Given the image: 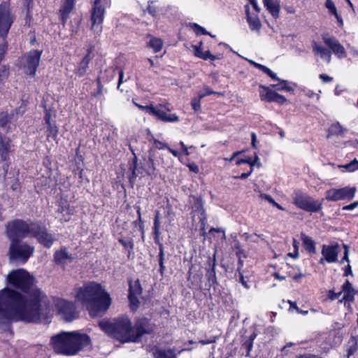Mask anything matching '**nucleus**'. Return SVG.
Listing matches in <instances>:
<instances>
[{
  "label": "nucleus",
  "instance_id": "nucleus-1",
  "mask_svg": "<svg viewBox=\"0 0 358 358\" xmlns=\"http://www.w3.org/2000/svg\"><path fill=\"white\" fill-rule=\"evenodd\" d=\"M8 282L27 294L8 288L0 291V317L7 320L41 322L50 314L47 296L34 285L33 278L24 269L11 271Z\"/></svg>",
  "mask_w": 358,
  "mask_h": 358
},
{
  "label": "nucleus",
  "instance_id": "nucleus-2",
  "mask_svg": "<svg viewBox=\"0 0 358 358\" xmlns=\"http://www.w3.org/2000/svg\"><path fill=\"white\" fill-rule=\"evenodd\" d=\"M74 297L89 313L91 317H101L110 306V294L102 286L90 282L74 289Z\"/></svg>",
  "mask_w": 358,
  "mask_h": 358
},
{
  "label": "nucleus",
  "instance_id": "nucleus-3",
  "mask_svg": "<svg viewBox=\"0 0 358 358\" xmlns=\"http://www.w3.org/2000/svg\"><path fill=\"white\" fill-rule=\"evenodd\" d=\"M51 343L57 353L74 355L90 344V338L85 334L63 331L52 336Z\"/></svg>",
  "mask_w": 358,
  "mask_h": 358
},
{
  "label": "nucleus",
  "instance_id": "nucleus-4",
  "mask_svg": "<svg viewBox=\"0 0 358 358\" xmlns=\"http://www.w3.org/2000/svg\"><path fill=\"white\" fill-rule=\"evenodd\" d=\"M36 223L22 220H15L7 223L6 231L10 241H19L27 236H31L32 229Z\"/></svg>",
  "mask_w": 358,
  "mask_h": 358
},
{
  "label": "nucleus",
  "instance_id": "nucleus-5",
  "mask_svg": "<svg viewBox=\"0 0 358 358\" xmlns=\"http://www.w3.org/2000/svg\"><path fill=\"white\" fill-rule=\"evenodd\" d=\"M133 327L129 318L122 315L113 320V339L122 343L133 342Z\"/></svg>",
  "mask_w": 358,
  "mask_h": 358
},
{
  "label": "nucleus",
  "instance_id": "nucleus-6",
  "mask_svg": "<svg viewBox=\"0 0 358 358\" xmlns=\"http://www.w3.org/2000/svg\"><path fill=\"white\" fill-rule=\"evenodd\" d=\"M54 307L57 315L66 322H71L79 317V310L73 301L56 298L54 299Z\"/></svg>",
  "mask_w": 358,
  "mask_h": 358
},
{
  "label": "nucleus",
  "instance_id": "nucleus-7",
  "mask_svg": "<svg viewBox=\"0 0 358 358\" xmlns=\"http://www.w3.org/2000/svg\"><path fill=\"white\" fill-rule=\"evenodd\" d=\"M293 203L299 208L308 213H317L322 209V203L306 194L296 193Z\"/></svg>",
  "mask_w": 358,
  "mask_h": 358
},
{
  "label": "nucleus",
  "instance_id": "nucleus-8",
  "mask_svg": "<svg viewBox=\"0 0 358 358\" xmlns=\"http://www.w3.org/2000/svg\"><path fill=\"white\" fill-rule=\"evenodd\" d=\"M15 19V15L10 3L8 1L2 2L0 4V36H7Z\"/></svg>",
  "mask_w": 358,
  "mask_h": 358
},
{
  "label": "nucleus",
  "instance_id": "nucleus-9",
  "mask_svg": "<svg viewBox=\"0 0 358 358\" xmlns=\"http://www.w3.org/2000/svg\"><path fill=\"white\" fill-rule=\"evenodd\" d=\"M357 189L355 187L346 186L341 188H331L325 192V199L336 202L342 200L350 201L354 199Z\"/></svg>",
  "mask_w": 358,
  "mask_h": 358
},
{
  "label": "nucleus",
  "instance_id": "nucleus-10",
  "mask_svg": "<svg viewBox=\"0 0 358 358\" xmlns=\"http://www.w3.org/2000/svg\"><path fill=\"white\" fill-rule=\"evenodd\" d=\"M34 248L27 244H20L19 241H11L10 259L25 263L32 254Z\"/></svg>",
  "mask_w": 358,
  "mask_h": 358
},
{
  "label": "nucleus",
  "instance_id": "nucleus-11",
  "mask_svg": "<svg viewBox=\"0 0 358 358\" xmlns=\"http://www.w3.org/2000/svg\"><path fill=\"white\" fill-rule=\"evenodd\" d=\"M133 327V343L138 342L144 334H150L154 331L155 325L146 317L138 318Z\"/></svg>",
  "mask_w": 358,
  "mask_h": 358
},
{
  "label": "nucleus",
  "instance_id": "nucleus-12",
  "mask_svg": "<svg viewBox=\"0 0 358 358\" xmlns=\"http://www.w3.org/2000/svg\"><path fill=\"white\" fill-rule=\"evenodd\" d=\"M41 52L31 50L23 57V69L26 74L34 76L39 64Z\"/></svg>",
  "mask_w": 358,
  "mask_h": 358
},
{
  "label": "nucleus",
  "instance_id": "nucleus-13",
  "mask_svg": "<svg viewBox=\"0 0 358 358\" xmlns=\"http://www.w3.org/2000/svg\"><path fill=\"white\" fill-rule=\"evenodd\" d=\"M104 8L101 0H95L92 10V29L96 34L102 30V22L103 20Z\"/></svg>",
  "mask_w": 358,
  "mask_h": 358
},
{
  "label": "nucleus",
  "instance_id": "nucleus-14",
  "mask_svg": "<svg viewBox=\"0 0 358 358\" xmlns=\"http://www.w3.org/2000/svg\"><path fill=\"white\" fill-rule=\"evenodd\" d=\"M170 109L164 104L152 106L150 115L164 122H175L179 120L176 114L169 113Z\"/></svg>",
  "mask_w": 358,
  "mask_h": 358
},
{
  "label": "nucleus",
  "instance_id": "nucleus-15",
  "mask_svg": "<svg viewBox=\"0 0 358 358\" xmlns=\"http://www.w3.org/2000/svg\"><path fill=\"white\" fill-rule=\"evenodd\" d=\"M33 233L31 236L36 237L38 241L46 248H50L54 241L55 238L52 234H49L47 229L44 226H41L38 223L31 228Z\"/></svg>",
  "mask_w": 358,
  "mask_h": 358
},
{
  "label": "nucleus",
  "instance_id": "nucleus-16",
  "mask_svg": "<svg viewBox=\"0 0 358 358\" xmlns=\"http://www.w3.org/2000/svg\"><path fill=\"white\" fill-rule=\"evenodd\" d=\"M339 252L340 246L336 243L330 245H323L321 251L322 258L320 259L319 263L324 264V262L329 264L338 262Z\"/></svg>",
  "mask_w": 358,
  "mask_h": 358
},
{
  "label": "nucleus",
  "instance_id": "nucleus-17",
  "mask_svg": "<svg viewBox=\"0 0 358 358\" xmlns=\"http://www.w3.org/2000/svg\"><path fill=\"white\" fill-rule=\"evenodd\" d=\"M322 39L324 43L338 58L343 59L346 57L347 54L343 45L336 38L324 35Z\"/></svg>",
  "mask_w": 358,
  "mask_h": 358
},
{
  "label": "nucleus",
  "instance_id": "nucleus-18",
  "mask_svg": "<svg viewBox=\"0 0 358 358\" xmlns=\"http://www.w3.org/2000/svg\"><path fill=\"white\" fill-rule=\"evenodd\" d=\"M260 87H262L266 91L265 93L263 92H260L259 96L262 101H266L268 102H275L280 105L283 104L287 101V99L284 96L279 94L278 93L273 90H270L268 87L262 85L260 86Z\"/></svg>",
  "mask_w": 358,
  "mask_h": 358
},
{
  "label": "nucleus",
  "instance_id": "nucleus-19",
  "mask_svg": "<svg viewBox=\"0 0 358 358\" xmlns=\"http://www.w3.org/2000/svg\"><path fill=\"white\" fill-rule=\"evenodd\" d=\"M74 259V257L68 252L66 248H61L60 250H56L54 254V261L56 264L65 268L68 263H71Z\"/></svg>",
  "mask_w": 358,
  "mask_h": 358
},
{
  "label": "nucleus",
  "instance_id": "nucleus-20",
  "mask_svg": "<svg viewBox=\"0 0 358 358\" xmlns=\"http://www.w3.org/2000/svg\"><path fill=\"white\" fill-rule=\"evenodd\" d=\"M202 45L203 42H199V45H192L194 55L200 59H202L203 60H208L210 59L211 61H215L216 59H220V56L212 55L209 50H206L203 52L202 51Z\"/></svg>",
  "mask_w": 358,
  "mask_h": 358
},
{
  "label": "nucleus",
  "instance_id": "nucleus-21",
  "mask_svg": "<svg viewBox=\"0 0 358 358\" xmlns=\"http://www.w3.org/2000/svg\"><path fill=\"white\" fill-rule=\"evenodd\" d=\"M245 10L246 13V20L249 24V27L252 31H259L262 24L257 15H251L250 13V6L248 5L245 6Z\"/></svg>",
  "mask_w": 358,
  "mask_h": 358
},
{
  "label": "nucleus",
  "instance_id": "nucleus-22",
  "mask_svg": "<svg viewBox=\"0 0 358 358\" xmlns=\"http://www.w3.org/2000/svg\"><path fill=\"white\" fill-rule=\"evenodd\" d=\"M155 170L154 151L152 148H150L148 159H144V172L148 176H152L155 174Z\"/></svg>",
  "mask_w": 358,
  "mask_h": 358
},
{
  "label": "nucleus",
  "instance_id": "nucleus-23",
  "mask_svg": "<svg viewBox=\"0 0 358 358\" xmlns=\"http://www.w3.org/2000/svg\"><path fill=\"white\" fill-rule=\"evenodd\" d=\"M263 3L264 6L275 19L279 17L280 10V0H263Z\"/></svg>",
  "mask_w": 358,
  "mask_h": 358
},
{
  "label": "nucleus",
  "instance_id": "nucleus-24",
  "mask_svg": "<svg viewBox=\"0 0 358 358\" xmlns=\"http://www.w3.org/2000/svg\"><path fill=\"white\" fill-rule=\"evenodd\" d=\"M342 292L344 293L343 300L346 301H353L355 299V291L352 285L348 280H346L342 285Z\"/></svg>",
  "mask_w": 358,
  "mask_h": 358
},
{
  "label": "nucleus",
  "instance_id": "nucleus-25",
  "mask_svg": "<svg viewBox=\"0 0 358 358\" xmlns=\"http://www.w3.org/2000/svg\"><path fill=\"white\" fill-rule=\"evenodd\" d=\"M313 51L314 53L319 55L321 58L326 60L327 63H329L331 59V51L327 50L326 48L322 46L316 42H314L313 45Z\"/></svg>",
  "mask_w": 358,
  "mask_h": 358
},
{
  "label": "nucleus",
  "instance_id": "nucleus-26",
  "mask_svg": "<svg viewBox=\"0 0 358 358\" xmlns=\"http://www.w3.org/2000/svg\"><path fill=\"white\" fill-rule=\"evenodd\" d=\"M74 6V0H65L60 9V17L63 23L67 20Z\"/></svg>",
  "mask_w": 358,
  "mask_h": 358
},
{
  "label": "nucleus",
  "instance_id": "nucleus-27",
  "mask_svg": "<svg viewBox=\"0 0 358 358\" xmlns=\"http://www.w3.org/2000/svg\"><path fill=\"white\" fill-rule=\"evenodd\" d=\"M10 140L0 135V160L5 161L8 157Z\"/></svg>",
  "mask_w": 358,
  "mask_h": 358
},
{
  "label": "nucleus",
  "instance_id": "nucleus-28",
  "mask_svg": "<svg viewBox=\"0 0 358 358\" xmlns=\"http://www.w3.org/2000/svg\"><path fill=\"white\" fill-rule=\"evenodd\" d=\"M21 108H19L17 110H16V112L11 113L10 114H8V113H0V126L1 127H5L7 123L15 121L17 117L16 116L20 113L21 115L24 113L23 110L20 111Z\"/></svg>",
  "mask_w": 358,
  "mask_h": 358
},
{
  "label": "nucleus",
  "instance_id": "nucleus-29",
  "mask_svg": "<svg viewBox=\"0 0 358 358\" xmlns=\"http://www.w3.org/2000/svg\"><path fill=\"white\" fill-rule=\"evenodd\" d=\"M124 250L127 252L128 258H130L134 250V241L131 237H122L118 239Z\"/></svg>",
  "mask_w": 358,
  "mask_h": 358
},
{
  "label": "nucleus",
  "instance_id": "nucleus-30",
  "mask_svg": "<svg viewBox=\"0 0 358 358\" xmlns=\"http://www.w3.org/2000/svg\"><path fill=\"white\" fill-rule=\"evenodd\" d=\"M91 51L88 50L87 55L84 57L83 60L80 62L78 69H77V74L79 76H83L85 74L87 71V69L88 67V64L92 59V57L90 56Z\"/></svg>",
  "mask_w": 358,
  "mask_h": 358
},
{
  "label": "nucleus",
  "instance_id": "nucleus-31",
  "mask_svg": "<svg viewBox=\"0 0 358 358\" xmlns=\"http://www.w3.org/2000/svg\"><path fill=\"white\" fill-rule=\"evenodd\" d=\"M301 240L303 242V245L306 251L312 254L315 253V242L312 239L311 237L302 234Z\"/></svg>",
  "mask_w": 358,
  "mask_h": 358
},
{
  "label": "nucleus",
  "instance_id": "nucleus-32",
  "mask_svg": "<svg viewBox=\"0 0 358 358\" xmlns=\"http://www.w3.org/2000/svg\"><path fill=\"white\" fill-rule=\"evenodd\" d=\"M143 292L139 280H136L134 282H129V289L128 295L141 296Z\"/></svg>",
  "mask_w": 358,
  "mask_h": 358
},
{
  "label": "nucleus",
  "instance_id": "nucleus-33",
  "mask_svg": "<svg viewBox=\"0 0 358 358\" xmlns=\"http://www.w3.org/2000/svg\"><path fill=\"white\" fill-rule=\"evenodd\" d=\"M150 41L148 43V46L152 48L154 52H159L163 47V41L161 38H156L154 36H150Z\"/></svg>",
  "mask_w": 358,
  "mask_h": 358
},
{
  "label": "nucleus",
  "instance_id": "nucleus-34",
  "mask_svg": "<svg viewBox=\"0 0 358 358\" xmlns=\"http://www.w3.org/2000/svg\"><path fill=\"white\" fill-rule=\"evenodd\" d=\"M99 326L109 337L112 336V322L110 319H103L99 322Z\"/></svg>",
  "mask_w": 358,
  "mask_h": 358
},
{
  "label": "nucleus",
  "instance_id": "nucleus-35",
  "mask_svg": "<svg viewBox=\"0 0 358 358\" xmlns=\"http://www.w3.org/2000/svg\"><path fill=\"white\" fill-rule=\"evenodd\" d=\"M345 130L338 122L332 124L329 128L327 137L342 135Z\"/></svg>",
  "mask_w": 358,
  "mask_h": 358
},
{
  "label": "nucleus",
  "instance_id": "nucleus-36",
  "mask_svg": "<svg viewBox=\"0 0 358 358\" xmlns=\"http://www.w3.org/2000/svg\"><path fill=\"white\" fill-rule=\"evenodd\" d=\"M155 358H176V355L171 350H158L155 352Z\"/></svg>",
  "mask_w": 358,
  "mask_h": 358
},
{
  "label": "nucleus",
  "instance_id": "nucleus-37",
  "mask_svg": "<svg viewBox=\"0 0 358 358\" xmlns=\"http://www.w3.org/2000/svg\"><path fill=\"white\" fill-rule=\"evenodd\" d=\"M140 296H134V295H128V299L129 302V308L131 310V311L135 312L137 310V309L139 308L140 306V301H139Z\"/></svg>",
  "mask_w": 358,
  "mask_h": 358
},
{
  "label": "nucleus",
  "instance_id": "nucleus-38",
  "mask_svg": "<svg viewBox=\"0 0 358 358\" xmlns=\"http://www.w3.org/2000/svg\"><path fill=\"white\" fill-rule=\"evenodd\" d=\"M8 67L5 65H0V89L3 86L4 83L8 78Z\"/></svg>",
  "mask_w": 358,
  "mask_h": 358
},
{
  "label": "nucleus",
  "instance_id": "nucleus-39",
  "mask_svg": "<svg viewBox=\"0 0 358 358\" xmlns=\"http://www.w3.org/2000/svg\"><path fill=\"white\" fill-rule=\"evenodd\" d=\"M47 137L55 140L58 135V128L55 123L47 124Z\"/></svg>",
  "mask_w": 358,
  "mask_h": 358
},
{
  "label": "nucleus",
  "instance_id": "nucleus-40",
  "mask_svg": "<svg viewBox=\"0 0 358 358\" xmlns=\"http://www.w3.org/2000/svg\"><path fill=\"white\" fill-rule=\"evenodd\" d=\"M191 27L193 28V29L196 35H209L210 36H211L213 38L215 37V35H212L208 31H207L204 27L200 26L199 24H198L196 23H193L191 25Z\"/></svg>",
  "mask_w": 358,
  "mask_h": 358
},
{
  "label": "nucleus",
  "instance_id": "nucleus-41",
  "mask_svg": "<svg viewBox=\"0 0 358 358\" xmlns=\"http://www.w3.org/2000/svg\"><path fill=\"white\" fill-rule=\"evenodd\" d=\"M220 94V93L216 92L211 90L208 86L205 85L203 88L199 90L197 93V96L200 97V99H203L206 96H209L211 94Z\"/></svg>",
  "mask_w": 358,
  "mask_h": 358
},
{
  "label": "nucleus",
  "instance_id": "nucleus-42",
  "mask_svg": "<svg viewBox=\"0 0 358 358\" xmlns=\"http://www.w3.org/2000/svg\"><path fill=\"white\" fill-rule=\"evenodd\" d=\"M206 277L210 285H213L216 282V275L215 270V263L213 262V266L210 269L208 270Z\"/></svg>",
  "mask_w": 358,
  "mask_h": 358
},
{
  "label": "nucleus",
  "instance_id": "nucleus-43",
  "mask_svg": "<svg viewBox=\"0 0 358 358\" xmlns=\"http://www.w3.org/2000/svg\"><path fill=\"white\" fill-rule=\"evenodd\" d=\"M6 36H0V62L3 59L7 50Z\"/></svg>",
  "mask_w": 358,
  "mask_h": 358
},
{
  "label": "nucleus",
  "instance_id": "nucleus-44",
  "mask_svg": "<svg viewBox=\"0 0 358 358\" xmlns=\"http://www.w3.org/2000/svg\"><path fill=\"white\" fill-rule=\"evenodd\" d=\"M258 69L267 74L271 79L280 81V79L278 78L277 75L266 66H258Z\"/></svg>",
  "mask_w": 358,
  "mask_h": 358
},
{
  "label": "nucleus",
  "instance_id": "nucleus-45",
  "mask_svg": "<svg viewBox=\"0 0 358 358\" xmlns=\"http://www.w3.org/2000/svg\"><path fill=\"white\" fill-rule=\"evenodd\" d=\"M341 167L345 168L350 172L355 171V170H358V160L354 159L350 163L346 164L345 165L341 166Z\"/></svg>",
  "mask_w": 358,
  "mask_h": 358
},
{
  "label": "nucleus",
  "instance_id": "nucleus-46",
  "mask_svg": "<svg viewBox=\"0 0 358 358\" xmlns=\"http://www.w3.org/2000/svg\"><path fill=\"white\" fill-rule=\"evenodd\" d=\"M325 7L329 10V14L334 15L338 13L336 7L332 0H326Z\"/></svg>",
  "mask_w": 358,
  "mask_h": 358
},
{
  "label": "nucleus",
  "instance_id": "nucleus-47",
  "mask_svg": "<svg viewBox=\"0 0 358 358\" xmlns=\"http://www.w3.org/2000/svg\"><path fill=\"white\" fill-rule=\"evenodd\" d=\"M198 210H199L200 215H199V220L201 222L202 225H204L206 222V214L205 212V210L203 208V206L201 203H198Z\"/></svg>",
  "mask_w": 358,
  "mask_h": 358
},
{
  "label": "nucleus",
  "instance_id": "nucleus-48",
  "mask_svg": "<svg viewBox=\"0 0 358 358\" xmlns=\"http://www.w3.org/2000/svg\"><path fill=\"white\" fill-rule=\"evenodd\" d=\"M277 86H279L278 87V90H286L287 92H290L294 90L293 87L289 85L288 81L285 80H280V85H278Z\"/></svg>",
  "mask_w": 358,
  "mask_h": 358
},
{
  "label": "nucleus",
  "instance_id": "nucleus-49",
  "mask_svg": "<svg viewBox=\"0 0 358 358\" xmlns=\"http://www.w3.org/2000/svg\"><path fill=\"white\" fill-rule=\"evenodd\" d=\"M201 99L198 96L192 99L191 105L195 112L199 111L201 109Z\"/></svg>",
  "mask_w": 358,
  "mask_h": 358
},
{
  "label": "nucleus",
  "instance_id": "nucleus-50",
  "mask_svg": "<svg viewBox=\"0 0 358 358\" xmlns=\"http://www.w3.org/2000/svg\"><path fill=\"white\" fill-rule=\"evenodd\" d=\"M153 144L155 147L159 150L168 149L169 147L166 143L159 141L157 139H153Z\"/></svg>",
  "mask_w": 358,
  "mask_h": 358
},
{
  "label": "nucleus",
  "instance_id": "nucleus-51",
  "mask_svg": "<svg viewBox=\"0 0 358 358\" xmlns=\"http://www.w3.org/2000/svg\"><path fill=\"white\" fill-rule=\"evenodd\" d=\"M242 164H248L250 165V167H252V157H246L243 159H239L236 162L237 165H241Z\"/></svg>",
  "mask_w": 358,
  "mask_h": 358
},
{
  "label": "nucleus",
  "instance_id": "nucleus-52",
  "mask_svg": "<svg viewBox=\"0 0 358 358\" xmlns=\"http://www.w3.org/2000/svg\"><path fill=\"white\" fill-rule=\"evenodd\" d=\"M135 106L138 108H139L140 110H141L143 111H145V113H147L149 115H150L151 108H152V105H150V106H143V105H141V104H138V103H135Z\"/></svg>",
  "mask_w": 358,
  "mask_h": 358
},
{
  "label": "nucleus",
  "instance_id": "nucleus-53",
  "mask_svg": "<svg viewBox=\"0 0 358 358\" xmlns=\"http://www.w3.org/2000/svg\"><path fill=\"white\" fill-rule=\"evenodd\" d=\"M159 262H162L164 261V245L162 243H159Z\"/></svg>",
  "mask_w": 358,
  "mask_h": 358
},
{
  "label": "nucleus",
  "instance_id": "nucleus-54",
  "mask_svg": "<svg viewBox=\"0 0 358 358\" xmlns=\"http://www.w3.org/2000/svg\"><path fill=\"white\" fill-rule=\"evenodd\" d=\"M358 207V201H356L349 205H346L343 206L342 210H352L355 208Z\"/></svg>",
  "mask_w": 358,
  "mask_h": 358
},
{
  "label": "nucleus",
  "instance_id": "nucleus-55",
  "mask_svg": "<svg viewBox=\"0 0 358 358\" xmlns=\"http://www.w3.org/2000/svg\"><path fill=\"white\" fill-rule=\"evenodd\" d=\"M243 346L247 348V353H246V356L248 357L250 355V351L252 350V348H253V343H252V341H246L244 343H243Z\"/></svg>",
  "mask_w": 358,
  "mask_h": 358
},
{
  "label": "nucleus",
  "instance_id": "nucleus-56",
  "mask_svg": "<svg viewBox=\"0 0 358 358\" xmlns=\"http://www.w3.org/2000/svg\"><path fill=\"white\" fill-rule=\"evenodd\" d=\"M342 292H339L338 293L334 292V291H329L328 294V297L331 300H336L339 298V296L341 295Z\"/></svg>",
  "mask_w": 358,
  "mask_h": 358
},
{
  "label": "nucleus",
  "instance_id": "nucleus-57",
  "mask_svg": "<svg viewBox=\"0 0 358 358\" xmlns=\"http://www.w3.org/2000/svg\"><path fill=\"white\" fill-rule=\"evenodd\" d=\"M259 197L262 199H264L266 201H267L268 202H269L270 203H271L273 205V203H274V199L272 198V196L269 194H260L259 195Z\"/></svg>",
  "mask_w": 358,
  "mask_h": 358
},
{
  "label": "nucleus",
  "instance_id": "nucleus-58",
  "mask_svg": "<svg viewBox=\"0 0 358 358\" xmlns=\"http://www.w3.org/2000/svg\"><path fill=\"white\" fill-rule=\"evenodd\" d=\"M234 248L237 250L236 255L238 257L239 259L241 257V254H243V250L241 249L240 248V243L238 241H235V244L234 245Z\"/></svg>",
  "mask_w": 358,
  "mask_h": 358
},
{
  "label": "nucleus",
  "instance_id": "nucleus-59",
  "mask_svg": "<svg viewBox=\"0 0 358 358\" xmlns=\"http://www.w3.org/2000/svg\"><path fill=\"white\" fill-rule=\"evenodd\" d=\"M305 94H306V96H307L308 98H313V97H316V99H317V100H319V99H320V95H319V94H315L313 90H308L307 91H306Z\"/></svg>",
  "mask_w": 358,
  "mask_h": 358
},
{
  "label": "nucleus",
  "instance_id": "nucleus-60",
  "mask_svg": "<svg viewBox=\"0 0 358 358\" xmlns=\"http://www.w3.org/2000/svg\"><path fill=\"white\" fill-rule=\"evenodd\" d=\"M253 171V168L250 167V171L247 173H243L238 176H235V178L244 180L251 175Z\"/></svg>",
  "mask_w": 358,
  "mask_h": 358
},
{
  "label": "nucleus",
  "instance_id": "nucleus-61",
  "mask_svg": "<svg viewBox=\"0 0 358 358\" xmlns=\"http://www.w3.org/2000/svg\"><path fill=\"white\" fill-rule=\"evenodd\" d=\"M296 268H297V270H298V273H296L295 275H294L292 276V278L295 281H299L301 278L305 277V275L301 273V269H300L299 267H296Z\"/></svg>",
  "mask_w": 358,
  "mask_h": 358
},
{
  "label": "nucleus",
  "instance_id": "nucleus-62",
  "mask_svg": "<svg viewBox=\"0 0 358 358\" xmlns=\"http://www.w3.org/2000/svg\"><path fill=\"white\" fill-rule=\"evenodd\" d=\"M320 78L324 82V83H329L331 81H332L333 80V78L332 77H330L326 74H320Z\"/></svg>",
  "mask_w": 358,
  "mask_h": 358
},
{
  "label": "nucleus",
  "instance_id": "nucleus-63",
  "mask_svg": "<svg viewBox=\"0 0 358 358\" xmlns=\"http://www.w3.org/2000/svg\"><path fill=\"white\" fill-rule=\"evenodd\" d=\"M188 168H189V171H191L192 172H194L195 173H197L199 171V166L194 163L189 164L188 165Z\"/></svg>",
  "mask_w": 358,
  "mask_h": 358
},
{
  "label": "nucleus",
  "instance_id": "nucleus-64",
  "mask_svg": "<svg viewBox=\"0 0 358 358\" xmlns=\"http://www.w3.org/2000/svg\"><path fill=\"white\" fill-rule=\"evenodd\" d=\"M296 358H322V357H319L317 355H313V354H304V355L298 356Z\"/></svg>",
  "mask_w": 358,
  "mask_h": 358
}]
</instances>
